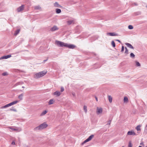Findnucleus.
I'll use <instances>...</instances> for the list:
<instances>
[{
	"mask_svg": "<svg viewBox=\"0 0 147 147\" xmlns=\"http://www.w3.org/2000/svg\"><path fill=\"white\" fill-rule=\"evenodd\" d=\"M48 125L45 122L41 124L38 127L35 128L34 129V130L35 131H37L39 130L42 129L46 128L47 127Z\"/></svg>",
	"mask_w": 147,
	"mask_h": 147,
	"instance_id": "obj_1",
	"label": "nucleus"
},
{
	"mask_svg": "<svg viewBox=\"0 0 147 147\" xmlns=\"http://www.w3.org/2000/svg\"><path fill=\"white\" fill-rule=\"evenodd\" d=\"M146 7L147 8V5L146 6Z\"/></svg>",
	"mask_w": 147,
	"mask_h": 147,
	"instance_id": "obj_51",
	"label": "nucleus"
},
{
	"mask_svg": "<svg viewBox=\"0 0 147 147\" xmlns=\"http://www.w3.org/2000/svg\"><path fill=\"white\" fill-rule=\"evenodd\" d=\"M84 110L85 112L86 113L87 112V107L86 106L84 105Z\"/></svg>",
	"mask_w": 147,
	"mask_h": 147,
	"instance_id": "obj_34",
	"label": "nucleus"
},
{
	"mask_svg": "<svg viewBox=\"0 0 147 147\" xmlns=\"http://www.w3.org/2000/svg\"><path fill=\"white\" fill-rule=\"evenodd\" d=\"M47 73V71H41L35 74L34 75V77L35 78L38 79L45 75Z\"/></svg>",
	"mask_w": 147,
	"mask_h": 147,
	"instance_id": "obj_2",
	"label": "nucleus"
},
{
	"mask_svg": "<svg viewBox=\"0 0 147 147\" xmlns=\"http://www.w3.org/2000/svg\"><path fill=\"white\" fill-rule=\"evenodd\" d=\"M138 147H142V146H139Z\"/></svg>",
	"mask_w": 147,
	"mask_h": 147,
	"instance_id": "obj_49",
	"label": "nucleus"
},
{
	"mask_svg": "<svg viewBox=\"0 0 147 147\" xmlns=\"http://www.w3.org/2000/svg\"><path fill=\"white\" fill-rule=\"evenodd\" d=\"M94 135H92L91 136H90L89 137L86 139L83 142V144L85 143L86 142H87L90 141L91 140H92V139L94 137Z\"/></svg>",
	"mask_w": 147,
	"mask_h": 147,
	"instance_id": "obj_6",
	"label": "nucleus"
},
{
	"mask_svg": "<svg viewBox=\"0 0 147 147\" xmlns=\"http://www.w3.org/2000/svg\"><path fill=\"white\" fill-rule=\"evenodd\" d=\"M125 53L126 54H128V51L127 48L125 47Z\"/></svg>",
	"mask_w": 147,
	"mask_h": 147,
	"instance_id": "obj_32",
	"label": "nucleus"
},
{
	"mask_svg": "<svg viewBox=\"0 0 147 147\" xmlns=\"http://www.w3.org/2000/svg\"><path fill=\"white\" fill-rule=\"evenodd\" d=\"M132 145L131 144V141H129V142L128 147H132Z\"/></svg>",
	"mask_w": 147,
	"mask_h": 147,
	"instance_id": "obj_31",
	"label": "nucleus"
},
{
	"mask_svg": "<svg viewBox=\"0 0 147 147\" xmlns=\"http://www.w3.org/2000/svg\"><path fill=\"white\" fill-rule=\"evenodd\" d=\"M135 62H136V66L139 67V66H140V64L137 61H136Z\"/></svg>",
	"mask_w": 147,
	"mask_h": 147,
	"instance_id": "obj_26",
	"label": "nucleus"
},
{
	"mask_svg": "<svg viewBox=\"0 0 147 147\" xmlns=\"http://www.w3.org/2000/svg\"><path fill=\"white\" fill-rule=\"evenodd\" d=\"M20 31V30L18 29V30H16V31L15 33H14V35H17L19 33Z\"/></svg>",
	"mask_w": 147,
	"mask_h": 147,
	"instance_id": "obj_28",
	"label": "nucleus"
},
{
	"mask_svg": "<svg viewBox=\"0 0 147 147\" xmlns=\"http://www.w3.org/2000/svg\"><path fill=\"white\" fill-rule=\"evenodd\" d=\"M22 130V129L20 127H16L15 128V131H17V132H20Z\"/></svg>",
	"mask_w": 147,
	"mask_h": 147,
	"instance_id": "obj_13",
	"label": "nucleus"
},
{
	"mask_svg": "<svg viewBox=\"0 0 147 147\" xmlns=\"http://www.w3.org/2000/svg\"><path fill=\"white\" fill-rule=\"evenodd\" d=\"M130 56L131 58H134L135 57V55L133 53H131L130 54Z\"/></svg>",
	"mask_w": 147,
	"mask_h": 147,
	"instance_id": "obj_25",
	"label": "nucleus"
},
{
	"mask_svg": "<svg viewBox=\"0 0 147 147\" xmlns=\"http://www.w3.org/2000/svg\"><path fill=\"white\" fill-rule=\"evenodd\" d=\"M47 112V111L46 110L43 111L40 114V115L41 116H42L43 115H45L46 114Z\"/></svg>",
	"mask_w": 147,
	"mask_h": 147,
	"instance_id": "obj_21",
	"label": "nucleus"
},
{
	"mask_svg": "<svg viewBox=\"0 0 147 147\" xmlns=\"http://www.w3.org/2000/svg\"><path fill=\"white\" fill-rule=\"evenodd\" d=\"M95 98H96V101H98V98H97L96 97V96H95Z\"/></svg>",
	"mask_w": 147,
	"mask_h": 147,
	"instance_id": "obj_46",
	"label": "nucleus"
},
{
	"mask_svg": "<svg viewBox=\"0 0 147 147\" xmlns=\"http://www.w3.org/2000/svg\"><path fill=\"white\" fill-rule=\"evenodd\" d=\"M11 144L12 145H15V142L14 141H12V142L11 143Z\"/></svg>",
	"mask_w": 147,
	"mask_h": 147,
	"instance_id": "obj_44",
	"label": "nucleus"
},
{
	"mask_svg": "<svg viewBox=\"0 0 147 147\" xmlns=\"http://www.w3.org/2000/svg\"><path fill=\"white\" fill-rule=\"evenodd\" d=\"M121 147H124V146H122Z\"/></svg>",
	"mask_w": 147,
	"mask_h": 147,
	"instance_id": "obj_52",
	"label": "nucleus"
},
{
	"mask_svg": "<svg viewBox=\"0 0 147 147\" xmlns=\"http://www.w3.org/2000/svg\"><path fill=\"white\" fill-rule=\"evenodd\" d=\"M54 6L56 7H61L62 6L59 4L57 2H55L54 3Z\"/></svg>",
	"mask_w": 147,
	"mask_h": 147,
	"instance_id": "obj_15",
	"label": "nucleus"
},
{
	"mask_svg": "<svg viewBox=\"0 0 147 147\" xmlns=\"http://www.w3.org/2000/svg\"><path fill=\"white\" fill-rule=\"evenodd\" d=\"M64 90V88H63V87H61V92H63Z\"/></svg>",
	"mask_w": 147,
	"mask_h": 147,
	"instance_id": "obj_41",
	"label": "nucleus"
},
{
	"mask_svg": "<svg viewBox=\"0 0 147 147\" xmlns=\"http://www.w3.org/2000/svg\"><path fill=\"white\" fill-rule=\"evenodd\" d=\"M116 40L118 42H120V43L121 42V41L117 39V40Z\"/></svg>",
	"mask_w": 147,
	"mask_h": 147,
	"instance_id": "obj_45",
	"label": "nucleus"
},
{
	"mask_svg": "<svg viewBox=\"0 0 147 147\" xmlns=\"http://www.w3.org/2000/svg\"><path fill=\"white\" fill-rule=\"evenodd\" d=\"M10 110L12 111H15V112H16L17 111L16 109H13V108L11 109H10Z\"/></svg>",
	"mask_w": 147,
	"mask_h": 147,
	"instance_id": "obj_39",
	"label": "nucleus"
},
{
	"mask_svg": "<svg viewBox=\"0 0 147 147\" xmlns=\"http://www.w3.org/2000/svg\"><path fill=\"white\" fill-rule=\"evenodd\" d=\"M22 88H25V87L24 86H22Z\"/></svg>",
	"mask_w": 147,
	"mask_h": 147,
	"instance_id": "obj_48",
	"label": "nucleus"
},
{
	"mask_svg": "<svg viewBox=\"0 0 147 147\" xmlns=\"http://www.w3.org/2000/svg\"><path fill=\"white\" fill-rule=\"evenodd\" d=\"M9 106H9V104H7V105H6L2 107H1V109L5 108H6L8 107H9Z\"/></svg>",
	"mask_w": 147,
	"mask_h": 147,
	"instance_id": "obj_22",
	"label": "nucleus"
},
{
	"mask_svg": "<svg viewBox=\"0 0 147 147\" xmlns=\"http://www.w3.org/2000/svg\"><path fill=\"white\" fill-rule=\"evenodd\" d=\"M124 102H127L128 101V98L126 97H125L123 99Z\"/></svg>",
	"mask_w": 147,
	"mask_h": 147,
	"instance_id": "obj_29",
	"label": "nucleus"
},
{
	"mask_svg": "<svg viewBox=\"0 0 147 147\" xmlns=\"http://www.w3.org/2000/svg\"><path fill=\"white\" fill-rule=\"evenodd\" d=\"M11 57V55H8L6 56H4L0 58L1 59H6L8 58Z\"/></svg>",
	"mask_w": 147,
	"mask_h": 147,
	"instance_id": "obj_9",
	"label": "nucleus"
},
{
	"mask_svg": "<svg viewBox=\"0 0 147 147\" xmlns=\"http://www.w3.org/2000/svg\"><path fill=\"white\" fill-rule=\"evenodd\" d=\"M23 96V94H21L18 97V98L20 100H22V99Z\"/></svg>",
	"mask_w": 147,
	"mask_h": 147,
	"instance_id": "obj_27",
	"label": "nucleus"
},
{
	"mask_svg": "<svg viewBox=\"0 0 147 147\" xmlns=\"http://www.w3.org/2000/svg\"><path fill=\"white\" fill-rule=\"evenodd\" d=\"M127 134L129 135H136V134L134 132V131H128L127 132Z\"/></svg>",
	"mask_w": 147,
	"mask_h": 147,
	"instance_id": "obj_11",
	"label": "nucleus"
},
{
	"mask_svg": "<svg viewBox=\"0 0 147 147\" xmlns=\"http://www.w3.org/2000/svg\"><path fill=\"white\" fill-rule=\"evenodd\" d=\"M12 131H15V128H13L11 127H8Z\"/></svg>",
	"mask_w": 147,
	"mask_h": 147,
	"instance_id": "obj_36",
	"label": "nucleus"
},
{
	"mask_svg": "<svg viewBox=\"0 0 147 147\" xmlns=\"http://www.w3.org/2000/svg\"><path fill=\"white\" fill-rule=\"evenodd\" d=\"M102 112V109L101 108H97L96 110V113L97 114L101 113Z\"/></svg>",
	"mask_w": 147,
	"mask_h": 147,
	"instance_id": "obj_7",
	"label": "nucleus"
},
{
	"mask_svg": "<svg viewBox=\"0 0 147 147\" xmlns=\"http://www.w3.org/2000/svg\"><path fill=\"white\" fill-rule=\"evenodd\" d=\"M68 20L67 21V23L68 25H69L71 24H74V20L73 18H71V19L69 18L67 19Z\"/></svg>",
	"mask_w": 147,
	"mask_h": 147,
	"instance_id": "obj_4",
	"label": "nucleus"
},
{
	"mask_svg": "<svg viewBox=\"0 0 147 147\" xmlns=\"http://www.w3.org/2000/svg\"><path fill=\"white\" fill-rule=\"evenodd\" d=\"M24 9V5H22L21 6L19 7L17 9V11L18 12H20L23 10Z\"/></svg>",
	"mask_w": 147,
	"mask_h": 147,
	"instance_id": "obj_10",
	"label": "nucleus"
},
{
	"mask_svg": "<svg viewBox=\"0 0 147 147\" xmlns=\"http://www.w3.org/2000/svg\"><path fill=\"white\" fill-rule=\"evenodd\" d=\"M128 28L129 29L131 30L133 29V27L132 25H129L128 26Z\"/></svg>",
	"mask_w": 147,
	"mask_h": 147,
	"instance_id": "obj_35",
	"label": "nucleus"
},
{
	"mask_svg": "<svg viewBox=\"0 0 147 147\" xmlns=\"http://www.w3.org/2000/svg\"><path fill=\"white\" fill-rule=\"evenodd\" d=\"M18 102V101L16 100V101H14L13 102H11L9 103V106H11L12 105H13L14 104H16Z\"/></svg>",
	"mask_w": 147,
	"mask_h": 147,
	"instance_id": "obj_14",
	"label": "nucleus"
},
{
	"mask_svg": "<svg viewBox=\"0 0 147 147\" xmlns=\"http://www.w3.org/2000/svg\"><path fill=\"white\" fill-rule=\"evenodd\" d=\"M108 35H109L111 36H115L117 35L113 32H109L107 33Z\"/></svg>",
	"mask_w": 147,
	"mask_h": 147,
	"instance_id": "obj_18",
	"label": "nucleus"
},
{
	"mask_svg": "<svg viewBox=\"0 0 147 147\" xmlns=\"http://www.w3.org/2000/svg\"><path fill=\"white\" fill-rule=\"evenodd\" d=\"M73 96H74V94H73Z\"/></svg>",
	"mask_w": 147,
	"mask_h": 147,
	"instance_id": "obj_50",
	"label": "nucleus"
},
{
	"mask_svg": "<svg viewBox=\"0 0 147 147\" xmlns=\"http://www.w3.org/2000/svg\"><path fill=\"white\" fill-rule=\"evenodd\" d=\"M56 12L57 13H59L61 12V10L60 9H57L56 10Z\"/></svg>",
	"mask_w": 147,
	"mask_h": 147,
	"instance_id": "obj_24",
	"label": "nucleus"
},
{
	"mask_svg": "<svg viewBox=\"0 0 147 147\" xmlns=\"http://www.w3.org/2000/svg\"><path fill=\"white\" fill-rule=\"evenodd\" d=\"M124 49V47L123 46H122L121 47V52H123Z\"/></svg>",
	"mask_w": 147,
	"mask_h": 147,
	"instance_id": "obj_40",
	"label": "nucleus"
},
{
	"mask_svg": "<svg viewBox=\"0 0 147 147\" xmlns=\"http://www.w3.org/2000/svg\"><path fill=\"white\" fill-rule=\"evenodd\" d=\"M54 95L59 96L61 95V93L59 91H56L54 93Z\"/></svg>",
	"mask_w": 147,
	"mask_h": 147,
	"instance_id": "obj_17",
	"label": "nucleus"
},
{
	"mask_svg": "<svg viewBox=\"0 0 147 147\" xmlns=\"http://www.w3.org/2000/svg\"><path fill=\"white\" fill-rule=\"evenodd\" d=\"M23 84V82L22 81H21V82H18L17 83H16V84H15L14 86H16L18 85H22Z\"/></svg>",
	"mask_w": 147,
	"mask_h": 147,
	"instance_id": "obj_19",
	"label": "nucleus"
},
{
	"mask_svg": "<svg viewBox=\"0 0 147 147\" xmlns=\"http://www.w3.org/2000/svg\"><path fill=\"white\" fill-rule=\"evenodd\" d=\"M47 60V59L45 60H44L43 61L44 62H45Z\"/></svg>",
	"mask_w": 147,
	"mask_h": 147,
	"instance_id": "obj_47",
	"label": "nucleus"
},
{
	"mask_svg": "<svg viewBox=\"0 0 147 147\" xmlns=\"http://www.w3.org/2000/svg\"><path fill=\"white\" fill-rule=\"evenodd\" d=\"M132 5H134L135 6H137L138 5V4L136 3H133L132 4Z\"/></svg>",
	"mask_w": 147,
	"mask_h": 147,
	"instance_id": "obj_43",
	"label": "nucleus"
},
{
	"mask_svg": "<svg viewBox=\"0 0 147 147\" xmlns=\"http://www.w3.org/2000/svg\"><path fill=\"white\" fill-rule=\"evenodd\" d=\"M7 72H5L2 73V75L3 76H5L7 75Z\"/></svg>",
	"mask_w": 147,
	"mask_h": 147,
	"instance_id": "obj_38",
	"label": "nucleus"
},
{
	"mask_svg": "<svg viewBox=\"0 0 147 147\" xmlns=\"http://www.w3.org/2000/svg\"><path fill=\"white\" fill-rule=\"evenodd\" d=\"M108 99L109 102L111 103L112 102V98L111 96H108Z\"/></svg>",
	"mask_w": 147,
	"mask_h": 147,
	"instance_id": "obj_23",
	"label": "nucleus"
},
{
	"mask_svg": "<svg viewBox=\"0 0 147 147\" xmlns=\"http://www.w3.org/2000/svg\"><path fill=\"white\" fill-rule=\"evenodd\" d=\"M111 120H109L108 122V123H107V125H110V124H111Z\"/></svg>",
	"mask_w": 147,
	"mask_h": 147,
	"instance_id": "obj_42",
	"label": "nucleus"
},
{
	"mask_svg": "<svg viewBox=\"0 0 147 147\" xmlns=\"http://www.w3.org/2000/svg\"><path fill=\"white\" fill-rule=\"evenodd\" d=\"M125 44L129 48L131 49H134V47H133L130 44L128 43H125Z\"/></svg>",
	"mask_w": 147,
	"mask_h": 147,
	"instance_id": "obj_12",
	"label": "nucleus"
},
{
	"mask_svg": "<svg viewBox=\"0 0 147 147\" xmlns=\"http://www.w3.org/2000/svg\"><path fill=\"white\" fill-rule=\"evenodd\" d=\"M58 29V28L56 26H54L53 27L51 28L50 30L51 31H54L57 30Z\"/></svg>",
	"mask_w": 147,
	"mask_h": 147,
	"instance_id": "obj_8",
	"label": "nucleus"
},
{
	"mask_svg": "<svg viewBox=\"0 0 147 147\" xmlns=\"http://www.w3.org/2000/svg\"><path fill=\"white\" fill-rule=\"evenodd\" d=\"M146 147H147V146H146Z\"/></svg>",
	"mask_w": 147,
	"mask_h": 147,
	"instance_id": "obj_53",
	"label": "nucleus"
},
{
	"mask_svg": "<svg viewBox=\"0 0 147 147\" xmlns=\"http://www.w3.org/2000/svg\"><path fill=\"white\" fill-rule=\"evenodd\" d=\"M65 47H67L68 48L70 49H74L76 47V46L73 45L66 43Z\"/></svg>",
	"mask_w": 147,
	"mask_h": 147,
	"instance_id": "obj_5",
	"label": "nucleus"
},
{
	"mask_svg": "<svg viewBox=\"0 0 147 147\" xmlns=\"http://www.w3.org/2000/svg\"><path fill=\"white\" fill-rule=\"evenodd\" d=\"M140 125H138L136 127V129L137 130V131H140Z\"/></svg>",
	"mask_w": 147,
	"mask_h": 147,
	"instance_id": "obj_30",
	"label": "nucleus"
},
{
	"mask_svg": "<svg viewBox=\"0 0 147 147\" xmlns=\"http://www.w3.org/2000/svg\"><path fill=\"white\" fill-rule=\"evenodd\" d=\"M144 131L146 134H147V124L146 125V127L145 128Z\"/></svg>",
	"mask_w": 147,
	"mask_h": 147,
	"instance_id": "obj_37",
	"label": "nucleus"
},
{
	"mask_svg": "<svg viewBox=\"0 0 147 147\" xmlns=\"http://www.w3.org/2000/svg\"><path fill=\"white\" fill-rule=\"evenodd\" d=\"M54 102V101L53 99H51L49 100V102H48V104L49 105L52 104H53Z\"/></svg>",
	"mask_w": 147,
	"mask_h": 147,
	"instance_id": "obj_20",
	"label": "nucleus"
},
{
	"mask_svg": "<svg viewBox=\"0 0 147 147\" xmlns=\"http://www.w3.org/2000/svg\"><path fill=\"white\" fill-rule=\"evenodd\" d=\"M111 44H112V46L113 47H115V43L114 42V41H112L111 42Z\"/></svg>",
	"mask_w": 147,
	"mask_h": 147,
	"instance_id": "obj_33",
	"label": "nucleus"
},
{
	"mask_svg": "<svg viewBox=\"0 0 147 147\" xmlns=\"http://www.w3.org/2000/svg\"><path fill=\"white\" fill-rule=\"evenodd\" d=\"M55 43L56 45H57L59 47H65V45H66L65 43L58 40L56 41H55Z\"/></svg>",
	"mask_w": 147,
	"mask_h": 147,
	"instance_id": "obj_3",
	"label": "nucleus"
},
{
	"mask_svg": "<svg viewBox=\"0 0 147 147\" xmlns=\"http://www.w3.org/2000/svg\"><path fill=\"white\" fill-rule=\"evenodd\" d=\"M34 8L36 10H40L41 9V7L39 5L34 6Z\"/></svg>",
	"mask_w": 147,
	"mask_h": 147,
	"instance_id": "obj_16",
	"label": "nucleus"
}]
</instances>
